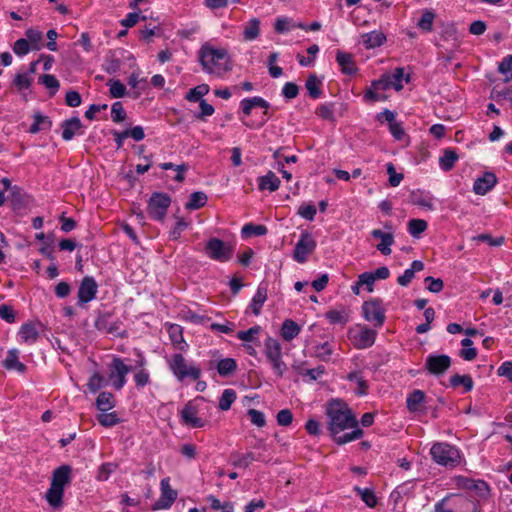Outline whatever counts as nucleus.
<instances>
[{"label":"nucleus","mask_w":512,"mask_h":512,"mask_svg":"<svg viewBox=\"0 0 512 512\" xmlns=\"http://www.w3.org/2000/svg\"><path fill=\"white\" fill-rule=\"evenodd\" d=\"M435 512H478V506L463 494H449L435 504Z\"/></svg>","instance_id":"nucleus-6"},{"label":"nucleus","mask_w":512,"mask_h":512,"mask_svg":"<svg viewBox=\"0 0 512 512\" xmlns=\"http://www.w3.org/2000/svg\"><path fill=\"white\" fill-rule=\"evenodd\" d=\"M31 82L32 78L27 73H18L14 78L13 84L18 91L22 92L29 89Z\"/></svg>","instance_id":"nucleus-58"},{"label":"nucleus","mask_w":512,"mask_h":512,"mask_svg":"<svg viewBox=\"0 0 512 512\" xmlns=\"http://www.w3.org/2000/svg\"><path fill=\"white\" fill-rule=\"evenodd\" d=\"M355 491L358 493V495L361 497L362 501L365 502V504L368 507L373 508L376 506L377 498L375 496V493L371 489H368V488L362 489L359 487H355Z\"/></svg>","instance_id":"nucleus-54"},{"label":"nucleus","mask_w":512,"mask_h":512,"mask_svg":"<svg viewBox=\"0 0 512 512\" xmlns=\"http://www.w3.org/2000/svg\"><path fill=\"white\" fill-rule=\"evenodd\" d=\"M62 138L65 141L71 140L75 135H81L82 123L78 117H73L62 122Z\"/></svg>","instance_id":"nucleus-21"},{"label":"nucleus","mask_w":512,"mask_h":512,"mask_svg":"<svg viewBox=\"0 0 512 512\" xmlns=\"http://www.w3.org/2000/svg\"><path fill=\"white\" fill-rule=\"evenodd\" d=\"M260 34V21L257 18L251 19L244 27L243 37L246 41L255 40Z\"/></svg>","instance_id":"nucleus-40"},{"label":"nucleus","mask_w":512,"mask_h":512,"mask_svg":"<svg viewBox=\"0 0 512 512\" xmlns=\"http://www.w3.org/2000/svg\"><path fill=\"white\" fill-rule=\"evenodd\" d=\"M64 489L50 485L46 492V500L52 507H59L62 504Z\"/></svg>","instance_id":"nucleus-43"},{"label":"nucleus","mask_w":512,"mask_h":512,"mask_svg":"<svg viewBox=\"0 0 512 512\" xmlns=\"http://www.w3.org/2000/svg\"><path fill=\"white\" fill-rule=\"evenodd\" d=\"M236 400V392L233 389H225L219 399V408L222 411L230 409L232 403Z\"/></svg>","instance_id":"nucleus-50"},{"label":"nucleus","mask_w":512,"mask_h":512,"mask_svg":"<svg viewBox=\"0 0 512 512\" xmlns=\"http://www.w3.org/2000/svg\"><path fill=\"white\" fill-rule=\"evenodd\" d=\"M376 335V331L361 325L351 328L348 332L350 341L357 349L371 347L375 342Z\"/></svg>","instance_id":"nucleus-11"},{"label":"nucleus","mask_w":512,"mask_h":512,"mask_svg":"<svg viewBox=\"0 0 512 512\" xmlns=\"http://www.w3.org/2000/svg\"><path fill=\"white\" fill-rule=\"evenodd\" d=\"M280 332L282 338L285 341L289 342L299 335V333L301 332V327L295 321L291 319H286L282 323Z\"/></svg>","instance_id":"nucleus-29"},{"label":"nucleus","mask_w":512,"mask_h":512,"mask_svg":"<svg viewBox=\"0 0 512 512\" xmlns=\"http://www.w3.org/2000/svg\"><path fill=\"white\" fill-rule=\"evenodd\" d=\"M165 360L170 372L178 382L197 381L201 377V368L196 363L187 360L181 353L167 356Z\"/></svg>","instance_id":"nucleus-3"},{"label":"nucleus","mask_w":512,"mask_h":512,"mask_svg":"<svg viewBox=\"0 0 512 512\" xmlns=\"http://www.w3.org/2000/svg\"><path fill=\"white\" fill-rule=\"evenodd\" d=\"M71 469L69 466L63 465L54 470L51 485L64 489L65 485L70 481Z\"/></svg>","instance_id":"nucleus-30"},{"label":"nucleus","mask_w":512,"mask_h":512,"mask_svg":"<svg viewBox=\"0 0 512 512\" xmlns=\"http://www.w3.org/2000/svg\"><path fill=\"white\" fill-rule=\"evenodd\" d=\"M117 467H118V465L116 463H112V462L103 463L98 470L96 479L98 481L108 480L110 474L112 472H114L117 469Z\"/></svg>","instance_id":"nucleus-59"},{"label":"nucleus","mask_w":512,"mask_h":512,"mask_svg":"<svg viewBox=\"0 0 512 512\" xmlns=\"http://www.w3.org/2000/svg\"><path fill=\"white\" fill-rule=\"evenodd\" d=\"M168 332H169V336H170L172 344L178 350L185 351L186 348L188 347V345L183 338L182 328L179 325L173 324L170 326Z\"/></svg>","instance_id":"nucleus-32"},{"label":"nucleus","mask_w":512,"mask_h":512,"mask_svg":"<svg viewBox=\"0 0 512 512\" xmlns=\"http://www.w3.org/2000/svg\"><path fill=\"white\" fill-rule=\"evenodd\" d=\"M427 222L423 219H411L408 222V232L413 237H419L427 229Z\"/></svg>","instance_id":"nucleus-53"},{"label":"nucleus","mask_w":512,"mask_h":512,"mask_svg":"<svg viewBox=\"0 0 512 512\" xmlns=\"http://www.w3.org/2000/svg\"><path fill=\"white\" fill-rule=\"evenodd\" d=\"M217 371L221 376H229L237 369V363L233 358H225L217 363Z\"/></svg>","instance_id":"nucleus-46"},{"label":"nucleus","mask_w":512,"mask_h":512,"mask_svg":"<svg viewBox=\"0 0 512 512\" xmlns=\"http://www.w3.org/2000/svg\"><path fill=\"white\" fill-rule=\"evenodd\" d=\"M171 204V198L165 193H153L148 201L149 216L156 221H163Z\"/></svg>","instance_id":"nucleus-9"},{"label":"nucleus","mask_w":512,"mask_h":512,"mask_svg":"<svg viewBox=\"0 0 512 512\" xmlns=\"http://www.w3.org/2000/svg\"><path fill=\"white\" fill-rule=\"evenodd\" d=\"M316 115L328 121H334V105L332 103H324L317 107Z\"/></svg>","instance_id":"nucleus-57"},{"label":"nucleus","mask_w":512,"mask_h":512,"mask_svg":"<svg viewBox=\"0 0 512 512\" xmlns=\"http://www.w3.org/2000/svg\"><path fill=\"white\" fill-rule=\"evenodd\" d=\"M457 160L458 155L455 150L445 149L443 151V155L439 158L440 168L446 172L450 171L454 167Z\"/></svg>","instance_id":"nucleus-36"},{"label":"nucleus","mask_w":512,"mask_h":512,"mask_svg":"<svg viewBox=\"0 0 512 512\" xmlns=\"http://www.w3.org/2000/svg\"><path fill=\"white\" fill-rule=\"evenodd\" d=\"M206 404V400L200 396L188 401L180 412L181 423L192 428L204 427L205 421L202 416Z\"/></svg>","instance_id":"nucleus-5"},{"label":"nucleus","mask_w":512,"mask_h":512,"mask_svg":"<svg viewBox=\"0 0 512 512\" xmlns=\"http://www.w3.org/2000/svg\"><path fill=\"white\" fill-rule=\"evenodd\" d=\"M207 202V195L204 192H193L187 203L185 204V208L188 210H197L203 207Z\"/></svg>","instance_id":"nucleus-41"},{"label":"nucleus","mask_w":512,"mask_h":512,"mask_svg":"<svg viewBox=\"0 0 512 512\" xmlns=\"http://www.w3.org/2000/svg\"><path fill=\"white\" fill-rule=\"evenodd\" d=\"M209 86L207 84L198 85L190 89L186 95V99L190 102H200L203 96L208 94Z\"/></svg>","instance_id":"nucleus-48"},{"label":"nucleus","mask_w":512,"mask_h":512,"mask_svg":"<svg viewBox=\"0 0 512 512\" xmlns=\"http://www.w3.org/2000/svg\"><path fill=\"white\" fill-rule=\"evenodd\" d=\"M352 429L353 430L349 433H345L342 435H333L334 441L339 445H343L354 440L360 439L363 436V430L358 428V425Z\"/></svg>","instance_id":"nucleus-44"},{"label":"nucleus","mask_w":512,"mask_h":512,"mask_svg":"<svg viewBox=\"0 0 512 512\" xmlns=\"http://www.w3.org/2000/svg\"><path fill=\"white\" fill-rule=\"evenodd\" d=\"M97 408L102 412H107L115 406V399L110 392H101L96 400Z\"/></svg>","instance_id":"nucleus-39"},{"label":"nucleus","mask_w":512,"mask_h":512,"mask_svg":"<svg viewBox=\"0 0 512 512\" xmlns=\"http://www.w3.org/2000/svg\"><path fill=\"white\" fill-rule=\"evenodd\" d=\"M97 419L98 422L104 427H112L120 422L116 412L101 413Z\"/></svg>","instance_id":"nucleus-60"},{"label":"nucleus","mask_w":512,"mask_h":512,"mask_svg":"<svg viewBox=\"0 0 512 512\" xmlns=\"http://www.w3.org/2000/svg\"><path fill=\"white\" fill-rule=\"evenodd\" d=\"M316 248V241L314 237L304 231L300 234V238L295 245L293 258L298 263H304L307 261L308 255L313 253Z\"/></svg>","instance_id":"nucleus-13"},{"label":"nucleus","mask_w":512,"mask_h":512,"mask_svg":"<svg viewBox=\"0 0 512 512\" xmlns=\"http://www.w3.org/2000/svg\"><path fill=\"white\" fill-rule=\"evenodd\" d=\"M198 57L203 70L209 74L221 76L230 69L229 57L225 49L205 43L200 48Z\"/></svg>","instance_id":"nucleus-1"},{"label":"nucleus","mask_w":512,"mask_h":512,"mask_svg":"<svg viewBox=\"0 0 512 512\" xmlns=\"http://www.w3.org/2000/svg\"><path fill=\"white\" fill-rule=\"evenodd\" d=\"M332 353H333V348L330 345V343H328V342H325L323 344L317 345L315 347V354L322 361L329 360L331 355H332Z\"/></svg>","instance_id":"nucleus-63"},{"label":"nucleus","mask_w":512,"mask_h":512,"mask_svg":"<svg viewBox=\"0 0 512 512\" xmlns=\"http://www.w3.org/2000/svg\"><path fill=\"white\" fill-rule=\"evenodd\" d=\"M267 233V227L264 225L246 224L242 228L243 237L263 236Z\"/></svg>","instance_id":"nucleus-55"},{"label":"nucleus","mask_w":512,"mask_h":512,"mask_svg":"<svg viewBox=\"0 0 512 512\" xmlns=\"http://www.w3.org/2000/svg\"><path fill=\"white\" fill-rule=\"evenodd\" d=\"M98 292V284L91 276H85L78 288V305L82 306L95 299Z\"/></svg>","instance_id":"nucleus-14"},{"label":"nucleus","mask_w":512,"mask_h":512,"mask_svg":"<svg viewBox=\"0 0 512 512\" xmlns=\"http://www.w3.org/2000/svg\"><path fill=\"white\" fill-rule=\"evenodd\" d=\"M254 108L270 109V103L260 96L244 98L240 101V110L246 116H250Z\"/></svg>","instance_id":"nucleus-20"},{"label":"nucleus","mask_w":512,"mask_h":512,"mask_svg":"<svg viewBox=\"0 0 512 512\" xmlns=\"http://www.w3.org/2000/svg\"><path fill=\"white\" fill-rule=\"evenodd\" d=\"M424 269V264L422 261L415 260L411 263V267L406 269L402 275H400L397 279V282L401 286H408L409 283L415 276L416 272L422 271Z\"/></svg>","instance_id":"nucleus-28"},{"label":"nucleus","mask_w":512,"mask_h":512,"mask_svg":"<svg viewBox=\"0 0 512 512\" xmlns=\"http://www.w3.org/2000/svg\"><path fill=\"white\" fill-rule=\"evenodd\" d=\"M280 186V180L273 172H268L266 175L259 178V188L261 190L276 191Z\"/></svg>","instance_id":"nucleus-33"},{"label":"nucleus","mask_w":512,"mask_h":512,"mask_svg":"<svg viewBox=\"0 0 512 512\" xmlns=\"http://www.w3.org/2000/svg\"><path fill=\"white\" fill-rule=\"evenodd\" d=\"M22 342L26 344H33L39 337V331L34 323H24L18 332Z\"/></svg>","instance_id":"nucleus-25"},{"label":"nucleus","mask_w":512,"mask_h":512,"mask_svg":"<svg viewBox=\"0 0 512 512\" xmlns=\"http://www.w3.org/2000/svg\"><path fill=\"white\" fill-rule=\"evenodd\" d=\"M267 297V287L264 285H260L250 303V308L252 309L254 315L258 316L260 314L261 309L267 300Z\"/></svg>","instance_id":"nucleus-27"},{"label":"nucleus","mask_w":512,"mask_h":512,"mask_svg":"<svg viewBox=\"0 0 512 512\" xmlns=\"http://www.w3.org/2000/svg\"><path fill=\"white\" fill-rule=\"evenodd\" d=\"M205 253L212 260L227 262L233 256V247L218 238H211L205 246Z\"/></svg>","instance_id":"nucleus-10"},{"label":"nucleus","mask_w":512,"mask_h":512,"mask_svg":"<svg viewBox=\"0 0 512 512\" xmlns=\"http://www.w3.org/2000/svg\"><path fill=\"white\" fill-rule=\"evenodd\" d=\"M161 495L156 503L158 509H168L177 498V491L172 489L170 485V478L166 477L160 483Z\"/></svg>","instance_id":"nucleus-16"},{"label":"nucleus","mask_w":512,"mask_h":512,"mask_svg":"<svg viewBox=\"0 0 512 512\" xmlns=\"http://www.w3.org/2000/svg\"><path fill=\"white\" fill-rule=\"evenodd\" d=\"M107 86L112 98H122L126 94V87L120 80L111 79L107 82Z\"/></svg>","instance_id":"nucleus-51"},{"label":"nucleus","mask_w":512,"mask_h":512,"mask_svg":"<svg viewBox=\"0 0 512 512\" xmlns=\"http://www.w3.org/2000/svg\"><path fill=\"white\" fill-rule=\"evenodd\" d=\"M336 61L344 74L352 75L356 73L357 67L352 54L338 51L336 54Z\"/></svg>","instance_id":"nucleus-23"},{"label":"nucleus","mask_w":512,"mask_h":512,"mask_svg":"<svg viewBox=\"0 0 512 512\" xmlns=\"http://www.w3.org/2000/svg\"><path fill=\"white\" fill-rule=\"evenodd\" d=\"M274 28L275 31L279 34L286 33L293 28L306 29L305 25L301 23L294 24L293 21L287 17H278L275 21Z\"/></svg>","instance_id":"nucleus-37"},{"label":"nucleus","mask_w":512,"mask_h":512,"mask_svg":"<svg viewBox=\"0 0 512 512\" xmlns=\"http://www.w3.org/2000/svg\"><path fill=\"white\" fill-rule=\"evenodd\" d=\"M327 416L329 418V430L332 435L340 434L342 431L358 425V421L349 407L337 400L329 403Z\"/></svg>","instance_id":"nucleus-2"},{"label":"nucleus","mask_w":512,"mask_h":512,"mask_svg":"<svg viewBox=\"0 0 512 512\" xmlns=\"http://www.w3.org/2000/svg\"><path fill=\"white\" fill-rule=\"evenodd\" d=\"M25 35L32 48V50H40L43 47V33L35 28H29L26 30Z\"/></svg>","instance_id":"nucleus-42"},{"label":"nucleus","mask_w":512,"mask_h":512,"mask_svg":"<svg viewBox=\"0 0 512 512\" xmlns=\"http://www.w3.org/2000/svg\"><path fill=\"white\" fill-rule=\"evenodd\" d=\"M425 400V393L422 390L416 389L410 393L406 399L407 408L410 412L421 410Z\"/></svg>","instance_id":"nucleus-31"},{"label":"nucleus","mask_w":512,"mask_h":512,"mask_svg":"<svg viewBox=\"0 0 512 512\" xmlns=\"http://www.w3.org/2000/svg\"><path fill=\"white\" fill-rule=\"evenodd\" d=\"M463 349L460 351V356L466 361H472L477 356V350L473 347V341L470 338H464L461 341Z\"/></svg>","instance_id":"nucleus-49"},{"label":"nucleus","mask_w":512,"mask_h":512,"mask_svg":"<svg viewBox=\"0 0 512 512\" xmlns=\"http://www.w3.org/2000/svg\"><path fill=\"white\" fill-rule=\"evenodd\" d=\"M33 119L34 122L28 130V132L31 134H37L40 131H48L52 127V121L50 118L41 114L40 112L34 113Z\"/></svg>","instance_id":"nucleus-26"},{"label":"nucleus","mask_w":512,"mask_h":512,"mask_svg":"<svg viewBox=\"0 0 512 512\" xmlns=\"http://www.w3.org/2000/svg\"><path fill=\"white\" fill-rule=\"evenodd\" d=\"M131 366L124 363L123 359L114 356L108 365V380L115 390H121L126 382Z\"/></svg>","instance_id":"nucleus-8"},{"label":"nucleus","mask_w":512,"mask_h":512,"mask_svg":"<svg viewBox=\"0 0 512 512\" xmlns=\"http://www.w3.org/2000/svg\"><path fill=\"white\" fill-rule=\"evenodd\" d=\"M111 117L116 123H121L126 119V112L121 102L117 101L112 104Z\"/></svg>","instance_id":"nucleus-61"},{"label":"nucleus","mask_w":512,"mask_h":512,"mask_svg":"<svg viewBox=\"0 0 512 512\" xmlns=\"http://www.w3.org/2000/svg\"><path fill=\"white\" fill-rule=\"evenodd\" d=\"M451 366V358L448 355H428L425 367L433 375L445 373Z\"/></svg>","instance_id":"nucleus-15"},{"label":"nucleus","mask_w":512,"mask_h":512,"mask_svg":"<svg viewBox=\"0 0 512 512\" xmlns=\"http://www.w3.org/2000/svg\"><path fill=\"white\" fill-rule=\"evenodd\" d=\"M386 40L385 34L380 30H374L361 35V43L366 49L381 46Z\"/></svg>","instance_id":"nucleus-22"},{"label":"nucleus","mask_w":512,"mask_h":512,"mask_svg":"<svg viewBox=\"0 0 512 512\" xmlns=\"http://www.w3.org/2000/svg\"><path fill=\"white\" fill-rule=\"evenodd\" d=\"M264 354L270 363L274 374L282 378L287 370V365L283 361L282 345L280 341L273 337H267L264 341Z\"/></svg>","instance_id":"nucleus-7"},{"label":"nucleus","mask_w":512,"mask_h":512,"mask_svg":"<svg viewBox=\"0 0 512 512\" xmlns=\"http://www.w3.org/2000/svg\"><path fill=\"white\" fill-rule=\"evenodd\" d=\"M347 379L356 384L355 393L358 396H364L368 391V383L360 372H352L347 376Z\"/></svg>","instance_id":"nucleus-38"},{"label":"nucleus","mask_w":512,"mask_h":512,"mask_svg":"<svg viewBox=\"0 0 512 512\" xmlns=\"http://www.w3.org/2000/svg\"><path fill=\"white\" fill-rule=\"evenodd\" d=\"M389 83L391 84V87L394 88L396 91H400L403 88V81H404V69L401 67H398L394 70L392 74H386ZM410 80V77L407 75L405 77V82L408 83Z\"/></svg>","instance_id":"nucleus-35"},{"label":"nucleus","mask_w":512,"mask_h":512,"mask_svg":"<svg viewBox=\"0 0 512 512\" xmlns=\"http://www.w3.org/2000/svg\"><path fill=\"white\" fill-rule=\"evenodd\" d=\"M136 367L139 369L134 373L133 379L137 388H143L150 383V373L144 367L146 366V358L141 352H138Z\"/></svg>","instance_id":"nucleus-19"},{"label":"nucleus","mask_w":512,"mask_h":512,"mask_svg":"<svg viewBox=\"0 0 512 512\" xmlns=\"http://www.w3.org/2000/svg\"><path fill=\"white\" fill-rule=\"evenodd\" d=\"M497 184V177L492 172H486L478 177L473 184V192L477 195H485Z\"/></svg>","instance_id":"nucleus-17"},{"label":"nucleus","mask_w":512,"mask_h":512,"mask_svg":"<svg viewBox=\"0 0 512 512\" xmlns=\"http://www.w3.org/2000/svg\"><path fill=\"white\" fill-rule=\"evenodd\" d=\"M450 385L452 387H458L462 385L465 392H469L473 389L474 383L470 375L455 374L450 377Z\"/></svg>","instance_id":"nucleus-45"},{"label":"nucleus","mask_w":512,"mask_h":512,"mask_svg":"<svg viewBox=\"0 0 512 512\" xmlns=\"http://www.w3.org/2000/svg\"><path fill=\"white\" fill-rule=\"evenodd\" d=\"M260 330V326L255 325L249 328L248 330L239 331L237 333V338L245 342H251L254 340L255 336H257L260 333Z\"/></svg>","instance_id":"nucleus-64"},{"label":"nucleus","mask_w":512,"mask_h":512,"mask_svg":"<svg viewBox=\"0 0 512 512\" xmlns=\"http://www.w3.org/2000/svg\"><path fill=\"white\" fill-rule=\"evenodd\" d=\"M30 50H32V48L25 38L18 39L13 45V52L20 57L27 55Z\"/></svg>","instance_id":"nucleus-62"},{"label":"nucleus","mask_w":512,"mask_h":512,"mask_svg":"<svg viewBox=\"0 0 512 512\" xmlns=\"http://www.w3.org/2000/svg\"><path fill=\"white\" fill-rule=\"evenodd\" d=\"M322 80L319 79L315 74H312L308 77L305 83V87L313 99H318L322 95L321 91Z\"/></svg>","instance_id":"nucleus-34"},{"label":"nucleus","mask_w":512,"mask_h":512,"mask_svg":"<svg viewBox=\"0 0 512 512\" xmlns=\"http://www.w3.org/2000/svg\"><path fill=\"white\" fill-rule=\"evenodd\" d=\"M362 311L366 321L373 323L376 328L383 326L385 322V309L382 306V300L372 299L364 302Z\"/></svg>","instance_id":"nucleus-12"},{"label":"nucleus","mask_w":512,"mask_h":512,"mask_svg":"<svg viewBox=\"0 0 512 512\" xmlns=\"http://www.w3.org/2000/svg\"><path fill=\"white\" fill-rule=\"evenodd\" d=\"M255 460H260V457H255L252 452H248L246 454L234 455L232 464L236 467L246 468Z\"/></svg>","instance_id":"nucleus-52"},{"label":"nucleus","mask_w":512,"mask_h":512,"mask_svg":"<svg viewBox=\"0 0 512 512\" xmlns=\"http://www.w3.org/2000/svg\"><path fill=\"white\" fill-rule=\"evenodd\" d=\"M435 19V13L432 10L426 9L422 13V17L417 23L419 29L424 32H431L433 29V22Z\"/></svg>","instance_id":"nucleus-47"},{"label":"nucleus","mask_w":512,"mask_h":512,"mask_svg":"<svg viewBox=\"0 0 512 512\" xmlns=\"http://www.w3.org/2000/svg\"><path fill=\"white\" fill-rule=\"evenodd\" d=\"M371 236L376 239H380V243L377 244L376 248L383 255H390L392 250L391 246L394 244V234L391 231H382L380 229H374L371 231Z\"/></svg>","instance_id":"nucleus-18"},{"label":"nucleus","mask_w":512,"mask_h":512,"mask_svg":"<svg viewBox=\"0 0 512 512\" xmlns=\"http://www.w3.org/2000/svg\"><path fill=\"white\" fill-rule=\"evenodd\" d=\"M435 463L446 468H455L461 464L462 456L455 446L446 442H437L430 449Z\"/></svg>","instance_id":"nucleus-4"},{"label":"nucleus","mask_w":512,"mask_h":512,"mask_svg":"<svg viewBox=\"0 0 512 512\" xmlns=\"http://www.w3.org/2000/svg\"><path fill=\"white\" fill-rule=\"evenodd\" d=\"M3 367L7 370H16L20 373L25 372L26 366L19 361L18 349L13 348L8 350L6 358L3 361Z\"/></svg>","instance_id":"nucleus-24"},{"label":"nucleus","mask_w":512,"mask_h":512,"mask_svg":"<svg viewBox=\"0 0 512 512\" xmlns=\"http://www.w3.org/2000/svg\"><path fill=\"white\" fill-rule=\"evenodd\" d=\"M107 382L104 377L99 372H94L88 380L87 387L88 389L95 393L102 387L106 386Z\"/></svg>","instance_id":"nucleus-56"}]
</instances>
